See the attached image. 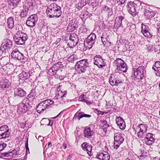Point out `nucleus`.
<instances>
[{
	"mask_svg": "<svg viewBox=\"0 0 160 160\" xmlns=\"http://www.w3.org/2000/svg\"><path fill=\"white\" fill-rule=\"evenodd\" d=\"M114 27L122 33L124 32L130 31L132 30L130 28H132L134 30L136 28L135 24L128 23L125 17L122 16H120L115 18Z\"/></svg>",
	"mask_w": 160,
	"mask_h": 160,
	"instance_id": "nucleus-1",
	"label": "nucleus"
},
{
	"mask_svg": "<svg viewBox=\"0 0 160 160\" xmlns=\"http://www.w3.org/2000/svg\"><path fill=\"white\" fill-rule=\"evenodd\" d=\"M46 12L47 15L49 18H58L62 14L61 7L54 2L47 6Z\"/></svg>",
	"mask_w": 160,
	"mask_h": 160,
	"instance_id": "nucleus-2",
	"label": "nucleus"
},
{
	"mask_svg": "<svg viewBox=\"0 0 160 160\" xmlns=\"http://www.w3.org/2000/svg\"><path fill=\"white\" fill-rule=\"evenodd\" d=\"M89 66L87 59H83L78 61L75 64V68L78 73H84Z\"/></svg>",
	"mask_w": 160,
	"mask_h": 160,
	"instance_id": "nucleus-3",
	"label": "nucleus"
},
{
	"mask_svg": "<svg viewBox=\"0 0 160 160\" xmlns=\"http://www.w3.org/2000/svg\"><path fill=\"white\" fill-rule=\"evenodd\" d=\"M132 71V76L135 80L142 79L146 72L145 68L143 66H139L137 69L133 68Z\"/></svg>",
	"mask_w": 160,
	"mask_h": 160,
	"instance_id": "nucleus-4",
	"label": "nucleus"
},
{
	"mask_svg": "<svg viewBox=\"0 0 160 160\" xmlns=\"http://www.w3.org/2000/svg\"><path fill=\"white\" fill-rule=\"evenodd\" d=\"M28 38L27 34L21 31L18 32L13 37L15 42L17 44L19 45H22L24 44Z\"/></svg>",
	"mask_w": 160,
	"mask_h": 160,
	"instance_id": "nucleus-5",
	"label": "nucleus"
},
{
	"mask_svg": "<svg viewBox=\"0 0 160 160\" xmlns=\"http://www.w3.org/2000/svg\"><path fill=\"white\" fill-rule=\"evenodd\" d=\"M148 126L145 124H141L134 128L135 133L139 138H142L146 133Z\"/></svg>",
	"mask_w": 160,
	"mask_h": 160,
	"instance_id": "nucleus-6",
	"label": "nucleus"
},
{
	"mask_svg": "<svg viewBox=\"0 0 160 160\" xmlns=\"http://www.w3.org/2000/svg\"><path fill=\"white\" fill-rule=\"evenodd\" d=\"M113 65L116 67L117 70L126 72L128 69L127 64L121 58H117L113 62Z\"/></svg>",
	"mask_w": 160,
	"mask_h": 160,
	"instance_id": "nucleus-7",
	"label": "nucleus"
},
{
	"mask_svg": "<svg viewBox=\"0 0 160 160\" xmlns=\"http://www.w3.org/2000/svg\"><path fill=\"white\" fill-rule=\"evenodd\" d=\"M96 39V35L93 33H91L85 40L84 45L87 49H90L94 45Z\"/></svg>",
	"mask_w": 160,
	"mask_h": 160,
	"instance_id": "nucleus-8",
	"label": "nucleus"
},
{
	"mask_svg": "<svg viewBox=\"0 0 160 160\" xmlns=\"http://www.w3.org/2000/svg\"><path fill=\"white\" fill-rule=\"evenodd\" d=\"M33 75V72L32 71H22L18 75L19 82H23L27 80L29 81L32 80V78Z\"/></svg>",
	"mask_w": 160,
	"mask_h": 160,
	"instance_id": "nucleus-9",
	"label": "nucleus"
},
{
	"mask_svg": "<svg viewBox=\"0 0 160 160\" xmlns=\"http://www.w3.org/2000/svg\"><path fill=\"white\" fill-rule=\"evenodd\" d=\"M124 135L121 133H115L114 135V148L117 149L120 145L123 143L124 139Z\"/></svg>",
	"mask_w": 160,
	"mask_h": 160,
	"instance_id": "nucleus-10",
	"label": "nucleus"
},
{
	"mask_svg": "<svg viewBox=\"0 0 160 160\" xmlns=\"http://www.w3.org/2000/svg\"><path fill=\"white\" fill-rule=\"evenodd\" d=\"M11 133L7 125H3L0 127V140L8 138Z\"/></svg>",
	"mask_w": 160,
	"mask_h": 160,
	"instance_id": "nucleus-11",
	"label": "nucleus"
},
{
	"mask_svg": "<svg viewBox=\"0 0 160 160\" xmlns=\"http://www.w3.org/2000/svg\"><path fill=\"white\" fill-rule=\"evenodd\" d=\"M30 104L29 102L25 101V99L22 100V102L19 103L18 106L17 111L19 112L24 113L26 112H28Z\"/></svg>",
	"mask_w": 160,
	"mask_h": 160,
	"instance_id": "nucleus-12",
	"label": "nucleus"
},
{
	"mask_svg": "<svg viewBox=\"0 0 160 160\" xmlns=\"http://www.w3.org/2000/svg\"><path fill=\"white\" fill-rule=\"evenodd\" d=\"M78 22L75 18L70 21L67 28L68 32H71L74 31L78 27Z\"/></svg>",
	"mask_w": 160,
	"mask_h": 160,
	"instance_id": "nucleus-13",
	"label": "nucleus"
},
{
	"mask_svg": "<svg viewBox=\"0 0 160 160\" xmlns=\"http://www.w3.org/2000/svg\"><path fill=\"white\" fill-rule=\"evenodd\" d=\"M48 73L49 75L54 76L55 78L60 80H63L66 77L65 73L64 74L62 73H60L59 72H57L56 71L54 70L52 67L49 70Z\"/></svg>",
	"mask_w": 160,
	"mask_h": 160,
	"instance_id": "nucleus-14",
	"label": "nucleus"
},
{
	"mask_svg": "<svg viewBox=\"0 0 160 160\" xmlns=\"http://www.w3.org/2000/svg\"><path fill=\"white\" fill-rule=\"evenodd\" d=\"M38 19V17L37 15H32L28 18L26 22V25L29 27L33 28L35 25Z\"/></svg>",
	"mask_w": 160,
	"mask_h": 160,
	"instance_id": "nucleus-15",
	"label": "nucleus"
},
{
	"mask_svg": "<svg viewBox=\"0 0 160 160\" xmlns=\"http://www.w3.org/2000/svg\"><path fill=\"white\" fill-rule=\"evenodd\" d=\"M137 5L133 2H130L128 3L127 8L129 13L133 16L136 15V11L138 9Z\"/></svg>",
	"mask_w": 160,
	"mask_h": 160,
	"instance_id": "nucleus-16",
	"label": "nucleus"
},
{
	"mask_svg": "<svg viewBox=\"0 0 160 160\" xmlns=\"http://www.w3.org/2000/svg\"><path fill=\"white\" fill-rule=\"evenodd\" d=\"M11 56L12 58L22 61V62H24L26 58L23 54L20 53L17 49H15L12 51Z\"/></svg>",
	"mask_w": 160,
	"mask_h": 160,
	"instance_id": "nucleus-17",
	"label": "nucleus"
},
{
	"mask_svg": "<svg viewBox=\"0 0 160 160\" xmlns=\"http://www.w3.org/2000/svg\"><path fill=\"white\" fill-rule=\"evenodd\" d=\"M77 38L78 36L76 34L71 35L69 39L67 40L66 42L68 47L71 48H73L75 46L78 42V39Z\"/></svg>",
	"mask_w": 160,
	"mask_h": 160,
	"instance_id": "nucleus-18",
	"label": "nucleus"
},
{
	"mask_svg": "<svg viewBox=\"0 0 160 160\" xmlns=\"http://www.w3.org/2000/svg\"><path fill=\"white\" fill-rule=\"evenodd\" d=\"M12 42L10 39H6L2 44L0 48V50L2 51V53L8 52V50L12 48Z\"/></svg>",
	"mask_w": 160,
	"mask_h": 160,
	"instance_id": "nucleus-19",
	"label": "nucleus"
},
{
	"mask_svg": "<svg viewBox=\"0 0 160 160\" xmlns=\"http://www.w3.org/2000/svg\"><path fill=\"white\" fill-rule=\"evenodd\" d=\"M94 64L98 66L99 68H102L106 66L103 59L101 56L96 55L93 58Z\"/></svg>",
	"mask_w": 160,
	"mask_h": 160,
	"instance_id": "nucleus-20",
	"label": "nucleus"
},
{
	"mask_svg": "<svg viewBox=\"0 0 160 160\" xmlns=\"http://www.w3.org/2000/svg\"><path fill=\"white\" fill-rule=\"evenodd\" d=\"M111 35L108 32H104L101 37V40L104 46L107 47L110 45Z\"/></svg>",
	"mask_w": 160,
	"mask_h": 160,
	"instance_id": "nucleus-21",
	"label": "nucleus"
},
{
	"mask_svg": "<svg viewBox=\"0 0 160 160\" xmlns=\"http://www.w3.org/2000/svg\"><path fill=\"white\" fill-rule=\"evenodd\" d=\"M151 30L148 26L143 23L142 24L141 32L143 35L148 38H152L153 37L152 34L150 31Z\"/></svg>",
	"mask_w": 160,
	"mask_h": 160,
	"instance_id": "nucleus-22",
	"label": "nucleus"
},
{
	"mask_svg": "<svg viewBox=\"0 0 160 160\" xmlns=\"http://www.w3.org/2000/svg\"><path fill=\"white\" fill-rule=\"evenodd\" d=\"M144 141L147 145H150L155 142V135L152 133H148L144 137Z\"/></svg>",
	"mask_w": 160,
	"mask_h": 160,
	"instance_id": "nucleus-23",
	"label": "nucleus"
},
{
	"mask_svg": "<svg viewBox=\"0 0 160 160\" xmlns=\"http://www.w3.org/2000/svg\"><path fill=\"white\" fill-rule=\"evenodd\" d=\"M11 84V83L8 79L5 78H2L0 80V89L4 90L8 88Z\"/></svg>",
	"mask_w": 160,
	"mask_h": 160,
	"instance_id": "nucleus-24",
	"label": "nucleus"
},
{
	"mask_svg": "<svg viewBox=\"0 0 160 160\" xmlns=\"http://www.w3.org/2000/svg\"><path fill=\"white\" fill-rule=\"evenodd\" d=\"M26 92L21 88H15L14 90V95L15 97H23L26 96Z\"/></svg>",
	"mask_w": 160,
	"mask_h": 160,
	"instance_id": "nucleus-25",
	"label": "nucleus"
},
{
	"mask_svg": "<svg viewBox=\"0 0 160 160\" xmlns=\"http://www.w3.org/2000/svg\"><path fill=\"white\" fill-rule=\"evenodd\" d=\"M83 134L84 137L90 138L94 135V132L90 127H86L84 128Z\"/></svg>",
	"mask_w": 160,
	"mask_h": 160,
	"instance_id": "nucleus-26",
	"label": "nucleus"
},
{
	"mask_svg": "<svg viewBox=\"0 0 160 160\" xmlns=\"http://www.w3.org/2000/svg\"><path fill=\"white\" fill-rule=\"evenodd\" d=\"M116 123L120 128L124 129L125 127V123L123 118L120 117H117L116 119Z\"/></svg>",
	"mask_w": 160,
	"mask_h": 160,
	"instance_id": "nucleus-27",
	"label": "nucleus"
},
{
	"mask_svg": "<svg viewBox=\"0 0 160 160\" xmlns=\"http://www.w3.org/2000/svg\"><path fill=\"white\" fill-rule=\"evenodd\" d=\"M100 128L102 129L104 132H106L108 128L110 127L109 124L106 120L102 119L100 121Z\"/></svg>",
	"mask_w": 160,
	"mask_h": 160,
	"instance_id": "nucleus-28",
	"label": "nucleus"
},
{
	"mask_svg": "<svg viewBox=\"0 0 160 160\" xmlns=\"http://www.w3.org/2000/svg\"><path fill=\"white\" fill-rule=\"evenodd\" d=\"M27 4L25 6V8L28 10H33L36 5V3L34 0H27Z\"/></svg>",
	"mask_w": 160,
	"mask_h": 160,
	"instance_id": "nucleus-29",
	"label": "nucleus"
},
{
	"mask_svg": "<svg viewBox=\"0 0 160 160\" xmlns=\"http://www.w3.org/2000/svg\"><path fill=\"white\" fill-rule=\"evenodd\" d=\"M81 147L83 150L87 152L89 155L91 156L92 147L87 142H84L82 144Z\"/></svg>",
	"mask_w": 160,
	"mask_h": 160,
	"instance_id": "nucleus-30",
	"label": "nucleus"
},
{
	"mask_svg": "<svg viewBox=\"0 0 160 160\" xmlns=\"http://www.w3.org/2000/svg\"><path fill=\"white\" fill-rule=\"evenodd\" d=\"M97 157L98 159L102 160H109L110 158L109 153L106 152L98 154Z\"/></svg>",
	"mask_w": 160,
	"mask_h": 160,
	"instance_id": "nucleus-31",
	"label": "nucleus"
},
{
	"mask_svg": "<svg viewBox=\"0 0 160 160\" xmlns=\"http://www.w3.org/2000/svg\"><path fill=\"white\" fill-rule=\"evenodd\" d=\"M91 117L90 115L84 113L83 112H77L75 114L73 119H78L79 120L80 119L83 117H86L89 118Z\"/></svg>",
	"mask_w": 160,
	"mask_h": 160,
	"instance_id": "nucleus-32",
	"label": "nucleus"
},
{
	"mask_svg": "<svg viewBox=\"0 0 160 160\" xmlns=\"http://www.w3.org/2000/svg\"><path fill=\"white\" fill-rule=\"evenodd\" d=\"M101 11L102 13H105L109 16H111L113 13L112 8H110L107 6H102Z\"/></svg>",
	"mask_w": 160,
	"mask_h": 160,
	"instance_id": "nucleus-33",
	"label": "nucleus"
},
{
	"mask_svg": "<svg viewBox=\"0 0 160 160\" xmlns=\"http://www.w3.org/2000/svg\"><path fill=\"white\" fill-rule=\"evenodd\" d=\"M17 151L15 149H14L11 151L1 153L0 154L3 157H13L14 156H16L17 154Z\"/></svg>",
	"mask_w": 160,
	"mask_h": 160,
	"instance_id": "nucleus-34",
	"label": "nucleus"
},
{
	"mask_svg": "<svg viewBox=\"0 0 160 160\" xmlns=\"http://www.w3.org/2000/svg\"><path fill=\"white\" fill-rule=\"evenodd\" d=\"M8 4L11 6L16 8L21 2V0H8Z\"/></svg>",
	"mask_w": 160,
	"mask_h": 160,
	"instance_id": "nucleus-35",
	"label": "nucleus"
},
{
	"mask_svg": "<svg viewBox=\"0 0 160 160\" xmlns=\"http://www.w3.org/2000/svg\"><path fill=\"white\" fill-rule=\"evenodd\" d=\"M144 14L146 18L149 19L154 16L155 13L152 10H149L146 9L145 10Z\"/></svg>",
	"mask_w": 160,
	"mask_h": 160,
	"instance_id": "nucleus-36",
	"label": "nucleus"
},
{
	"mask_svg": "<svg viewBox=\"0 0 160 160\" xmlns=\"http://www.w3.org/2000/svg\"><path fill=\"white\" fill-rule=\"evenodd\" d=\"M52 67L53 68L54 71H56L57 72H59L58 71L60 69L63 68V66L62 62H58L56 63L53 65Z\"/></svg>",
	"mask_w": 160,
	"mask_h": 160,
	"instance_id": "nucleus-37",
	"label": "nucleus"
},
{
	"mask_svg": "<svg viewBox=\"0 0 160 160\" xmlns=\"http://www.w3.org/2000/svg\"><path fill=\"white\" fill-rule=\"evenodd\" d=\"M80 30V33L82 34H87L90 32V30L84 25V22L82 24Z\"/></svg>",
	"mask_w": 160,
	"mask_h": 160,
	"instance_id": "nucleus-38",
	"label": "nucleus"
},
{
	"mask_svg": "<svg viewBox=\"0 0 160 160\" xmlns=\"http://www.w3.org/2000/svg\"><path fill=\"white\" fill-rule=\"evenodd\" d=\"M65 92H62V91L59 90L58 91L57 94L55 97V98L56 99L61 98L63 99L64 97H66V91H64Z\"/></svg>",
	"mask_w": 160,
	"mask_h": 160,
	"instance_id": "nucleus-39",
	"label": "nucleus"
},
{
	"mask_svg": "<svg viewBox=\"0 0 160 160\" xmlns=\"http://www.w3.org/2000/svg\"><path fill=\"white\" fill-rule=\"evenodd\" d=\"M42 102H40L37 106V111L39 113H42L46 109V108L44 106L43 104H42Z\"/></svg>",
	"mask_w": 160,
	"mask_h": 160,
	"instance_id": "nucleus-40",
	"label": "nucleus"
},
{
	"mask_svg": "<svg viewBox=\"0 0 160 160\" xmlns=\"http://www.w3.org/2000/svg\"><path fill=\"white\" fill-rule=\"evenodd\" d=\"M8 27L10 29H12L14 26V23L13 18L10 17L7 20Z\"/></svg>",
	"mask_w": 160,
	"mask_h": 160,
	"instance_id": "nucleus-41",
	"label": "nucleus"
},
{
	"mask_svg": "<svg viewBox=\"0 0 160 160\" xmlns=\"http://www.w3.org/2000/svg\"><path fill=\"white\" fill-rule=\"evenodd\" d=\"M116 76L117 75L114 74H112L111 75L109 78V82L111 85H115Z\"/></svg>",
	"mask_w": 160,
	"mask_h": 160,
	"instance_id": "nucleus-42",
	"label": "nucleus"
},
{
	"mask_svg": "<svg viewBox=\"0 0 160 160\" xmlns=\"http://www.w3.org/2000/svg\"><path fill=\"white\" fill-rule=\"evenodd\" d=\"M84 4L83 3V2L81 0L77 4L75 5L76 8L75 9V11H78V10H80L83 6H84Z\"/></svg>",
	"mask_w": 160,
	"mask_h": 160,
	"instance_id": "nucleus-43",
	"label": "nucleus"
},
{
	"mask_svg": "<svg viewBox=\"0 0 160 160\" xmlns=\"http://www.w3.org/2000/svg\"><path fill=\"white\" fill-rule=\"evenodd\" d=\"M50 102V99H46L44 101L41 102H42V104H43L44 106L46 108H48L50 107V104H49V102Z\"/></svg>",
	"mask_w": 160,
	"mask_h": 160,
	"instance_id": "nucleus-44",
	"label": "nucleus"
},
{
	"mask_svg": "<svg viewBox=\"0 0 160 160\" xmlns=\"http://www.w3.org/2000/svg\"><path fill=\"white\" fill-rule=\"evenodd\" d=\"M89 12L87 11L84 12L82 13L81 18L83 21V22H84L86 19L88 17Z\"/></svg>",
	"mask_w": 160,
	"mask_h": 160,
	"instance_id": "nucleus-45",
	"label": "nucleus"
},
{
	"mask_svg": "<svg viewBox=\"0 0 160 160\" xmlns=\"http://www.w3.org/2000/svg\"><path fill=\"white\" fill-rule=\"evenodd\" d=\"M160 68V62L157 61L155 62L154 64L153 65L152 67V69L154 71L159 69L158 68Z\"/></svg>",
	"mask_w": 160,
	"mask_h": 160,
	"instance_id": "nucleus-46",
	"label": "nucleus"
},
{
	"mask_svg": "<svg viewBox=\"0 0 160 160\" xmlns=\"http://www.w3.org/2000/svg\"><path fill=\"white\" fill-rule=\"evenodd\" d=\"M28 10L25 8L22 10L20 14V16L21 18L25 17L28 15Z\"/></svg>",
	"mask_w": 160,
	"mask_h": 160,
	"instance_id": "nucleus-47",
	"label": "nucleus"
},
{
	"mask_svg": "<svg viewBox=\"0 0 160 160\" xmlns=\"http://www.w3.org/2000/svg\"><path fill=\"white\" fill-rule=\"evenodd\" d=\"M25 146L26 149V153L25 157H26V158H27V154L30 153L29 148L28 147V138H27V141L25 143Z\"/></svg>",
	"mask_w": 160,
	"mask_h": 160,
	"instance_id": "nucleus-48",
	"label": "nucleus"
},
{
	"mask_svg": "<svg viewBox=\"0 0 160 160\" xmlns=\"http://www.w3.org/2000/svg\"><path fill=\"white\" fill-rule=\"evenodd\" d=\"M35 97L32 96V95H30V94H28L27 97L26 98V100L25 101L26 102H31L34 100V99L35 98Z\"/></svg>",
	"mask_w": 160,
	"mask_h": 160,
	"instance_id": "nucleus-49",
	"label": "nucleus"
},
{
	"mask_svg": "<svg viewBox=\"0 0 160 160\" xmlns=\"http://www.w3.org/2000/svg\"><path fill=\"white\" fill-rule=\"evenodd\" d=\"M78 58L77 56L75 55H71L69 58V61L71 62H73L74 61L77 60Z\"/></svg>",
	"mask_w": 160,
	"mask_h": 160,
	"instance_id": "nucleus-50",
	"label": "nucleus"
},
{
	"mask_svg": "<svg viewBox=\"0 0 160 160\" xmlns=\"http://www.w3.org/2000/svg\"><path fill=\"white\" fill-rule=\"evenodd\" d=\"M113 2L115 6L116 7H117L120 5H122L123 4L122 2L119 0H113Z\"/></svg>",
	"mask_w": 160,
	"mask_h": 160,
	"instance_id": "nucleus-51",
	"label": "nucleus"
},
{
	"mask_svg": "<svg viewBox=\"0 0 160 160\" xmlns=\"http://www.w3.org/2000/svg\"><path fill=\"white\" fill-rule=\"evenodd\" d=\"M122 80L119 77L116 76L115 81V85L116 86H118L119 83H122Z\"/></svg>",
	"mask_w": 160,
	"mask_h": 160,
	"instance_id": "nucleus-52",
	"label": "nucleus"
},
{
	"mask_svg": "<svg viewBox=\"0 0 160 160\" xmlns=\"http://www.w3.org/2000/svg\"><path fill=\"white\" fill-rule=\"evenodd\" d=\"M29 94L31 95L32 96H33L34 97L36 96V91L35 88L32 89L31 92H30Z\"/></svg>",
	"mask_w": 160,
	"mask_h": 160,
	"instance_id": "nucleus-53",
	"label": "nucleus"
},
{
	"mask_svg": "<svg viewBox=\"0 0 160 160\" xmlns=\"http://www.w3.org/2000/svg\"><path fill=\"white\" fill-rule=\"evenodd\" d=\"M85 95L83 94H82L81 95H80L79 98V101H82V102H84V101L85 100Z\"/></svg>",
	"mask_w": 160,
	"mask_h": 160,
	"instance_id": "nucleus-54",
	"label": "nucleus"
},
{
	"mask_svg": "<svg viewBox=\"0 0 160 160\" xmlns=\"http://www.w3.org/2000/svg\"><path fill=\"white\" fill-rule=\"evenodd\" d=\"M89 4H91V5H92V6H95V4L96 3V0H89Z\"/></svg>",
	"mask_w": 160,
	"mask_h": 160,
	"instance_id": "nucleus-55",
	"label": "nucleus"
},
{
	"mask_svg": "<svg viewBox=\"0 0 160 160\" xmlns=\"http://www.w3.org/2000/svg\"><path fill=\"white\" fill-rule=\"evenodd\" d=\"M158 68L159 69H158L156 70V71H154L156 75L160 77V68Z\"/></svg>",
	"mask_w": 160,
	"mask_h": 160,
	"instance_id": "nucleus-56",
	"label": "nucleus"
},
{
	"mask_svg": "<svg viewBox=\"0 0 160 160\" xmlns=\"http://www.w3.org/2000/svg\"><path fill=\"white\" fill-rule=\"evenodd\" d=\"M1 148L2 151L4 149V148H6L7 146V144L6 143H3L2 144H0Z\"/></svg>",
	"mask_w": 160,
	"mask_h": 160,
	"instance_id": "nucleus-57",
	"label": "nucleus"
},
{
	"mask_svg": "<svg viewBox=\"0 0 160 160\" xmlns=\"http://www.w3.org/2000/svg\"><path fill=\"white\" fill-rule=\"evenodd\" d=\"M157 33H159L160 34V23H158L157 25Z\"/></svg>",
	"mask_w": 160,
	"mask_h": 160,
	"instance_id": "nucleus-58",
	"label": "nucleus"
},
{
	"mask_svg": "<svg viewBox=\"0 0 160 160\" xmlns=\"http://www.w3.org/2000/svg\"><path fill=\"white\" fill-rule=\"evenodd\" d=\"M84 102H85L87 105H90L92 103V102L89 101H88L87 100H85Z\"/></svg>",
	"mask_w": 160,
	"mask_h": 160,
	"instance_id": "nucleus-59",
	"label": "nucleus"
},
{
	"mask_svg": "<svg viewBox=\"0 0 160 160\" xmlns=\"http://www.w3.org/2000/svg\"><path fill=\"white\" fill-rule=\"evenodd\" d=\"M49 121V123L48 124V126H52L53 125V121L49 120V119L48 120Z\"/></svg>",
	"mask_w": 160,
	"mask_h": 160,
	"instance_id": "nucleus-60",
	"label": "nucleus"
},
{
	"mask_svg": "<svg viewBox=\"0 0 160 160\" xmlns=\"http://www.w3.org/2000/svg\"><path fill=\"white\" fill-rule=\"evenodd\" d=\"M36 137L37 139L40 140L41 141H42L43 139V138L41 136H38V138H37V136H36Z\"/></svg>",
	"mask_w": 160,
	"mask_h": 160,
	"instance_id": "nucleus-61",
	"label": "nucleus"
},
{
	"mask_svg": "<svg viewBox=\"0 0 160 160\" xmlns=\"http://www.w3.org/2000/svg\"><path fill=\"white\" fill-rule=\"evenodd\" d=\"M104 114V112H102L100 110H99L98 113L97 114V115H103Z\"/></svg>",
	"mask_w": 160,
	"mask_h": 160,
	"instance_id": "nucleus-62",
	"label": "nucleus"
},
{
	"mask_svg": "<svg viewBox=\"0 0 160 160\" xmlns=\"http://www.w3.org/2000/svg\"><path fill=\"white\" fill-rule=\"evenodd\" d=\"M137 38L139 41H140L141 40H143L144 39L143 38L142 36H138Z\"/></svg>",
	"mask_w": 160,
	"mask_h": 160,
	"instance_id": "nucleus-63",
	"label": "nucleus"
},
{
	"mask_svg": "<svg viewBox=\"0 0 160 160\" xmlns=\"http://www.w3.org/2000/svg\"><path fill=\"white\" fill-rule=\"evenodd\" d=\"M63 149H65L67 147V145L66 143H64L63 145Z\"/></svg>",
	"mask_w": 160,
	"mask_h": 160,
	"instance_id": "nucleus-64",
	"label": "nucleus"
}]
</instances>
